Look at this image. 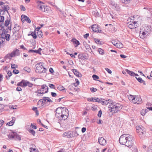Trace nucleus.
I'll return each instance as SVG.
<instances>
[{"label": "nucleus", "instance_id": "obj_1", "mask_svg": "<svg viewBox=\"0 0 152 152\" xmlns=\"http://www.w3.org/2000/svg\"><path fill=\"white\" fill-rule=\"evenodd\" d=\"M120 143L125 145L129 148H131L133 144V138L132 136L128 134H124L121 135L119 140Z\"/></svg>", "mask_w": 152, "mask_h": 152}, {"label": "nucleus", "instance_id": "obj_2", "mask_svg": "<svg viewBox=\"0 0 152 152\" xmlns=\"http://www.w3.org/2000/svg\"><path fill=\"white\" fill-rule=\"evenodd\" d=\"M122 107V106L120 104L115 102L111 103L108 107L109 110L113 113H115L120 111Z\"/></svg>", "mask_w": 152, "mask_h": 152}, {"label": "nucleus", "instance_id": "obj_3", "mask_svg": "<svg viewBox=\"0 0 152 152\" xmlns=\"http://www.w3.org/2000/svg\"><path fill=\"white\" fill-rule=\"evenodd\" d=\"M43 63L40 62L36 64V69L35 71L36 72L39 73H45L46 71V69L43 66Z\"/></svg>", "mask_w": 152, "mask_h": 152}, {"label": "nucleus", "instance_id": "obj_4", "mask_svg": "<svg viewBox=\"0 0 152 152\" xmlns=\"http://www.w3.org/2000/svg\"><path fill=\"white\" fill-rule=\"evenodd\" d=\"M53 102V101L48 97H43L42 99H40L37 102L38 105L40 104L41 106H43L46 103Z\"/></svg>", "mask_w": 152, "mask_h": 152}, {"label": "nucleus", "instance_id": "obj_5", "mask_svg": "<svg viewBox=\"0 0 152 152\" xmlns=\"http://www.w3.org/2000/svg\"><path fill=\"white\" fill-rule=\"evenodd\" d=\"M41 88L40 89L38 90L35 92L40 94H43L47 93L48 91V86L45 84L41 86Z\"/></svg>", "mask_w": 152, "mask_h": 152}, {"label": "nucleus", "instance_id": "obj_6", "mask_svg": "<svg viewBox=\"0 0 152 152\" xmlns=\"http://www.w3.org/2000/svg\"><path fill=\"white\" fill-rule=\"evenodd\" d=\"M11 134H10V139L12 138L15 140H21V137L20 136L18 135L17 133L13 130H10Z\"/></svg>", "mask_w": 152, "mask_h": 152}, {"label": "nucleus", "instance_id": "obj_7", "mask_svg": "<svg viewBox=\"0 0 152 152\" xmlns=\"http://www.w3.org/2000/svg\"><path fill=\"white\" fill-rule=\"evenodd\" d=\"M9 3L7 2H5V3L4 2H3L0 1V6H1V9L2 10H4V12L5 11H7V13H8V15L10 16V15L8 12V11H7L8 8H9V7L8 5L7 4H8Z\"/></svg>", "mask_w": 152, "mask_h": 152}, {"label": "nucleus", "instance_id": "obj_8", "mask_svg": "<svg viewBox=\"0 0 152 152\" xmlns=\"http://www.w3.org/2000/svg\"><path fill=\"white\" fill-rule=\"evenodd\" d=\"M128 27L131 29H134L138 26L139 25L136 21L130 22L128 23Z\"/></svg>", "mask_w": 152, "mask_h": 152}, {"label": "nucleus", "instance_id": "obj_9", "mask_svg": "<svg viewBox=\"0 0 152 152\" xmlns=\"http://www.w3.org/2000/svg\"><path fill=\"white\" fill-rule=\"evenodd\" d=\"M20 53L19 50L17 49H15L10 53V57H13L18 56L19 55Z\"/></svg>", "mask_w": 152, "mask_h": 152}, {"label": "nucleus", "instance_id": "obj_10", "mask_svg": "<svg viewBox=\"0 0 152 152\" xmlns=\"http://www.w3.org/2000/svg\"><path fill=\"white\" fill-rule=\"evenodd\" d=\"M139 36L141 38L143 39L147 37L148 34L143 31V28L141 29L140 32Z\"/></svg>", "mask_w": 152, "mask_h": 152}, {"label": "nucleus", "instance_id": "obj_11", "mask_svg": "<svg viewBox=\"0 0 152 152\" xmlns=\"http://www.w3.org/2000/svg\"><path fill=\"white\" fill-rule=\"evenodd\" d=\"M134 102H133L134 104H139L141 103L142 102V99L140 96H135Z\"/></svg>", "mask_w": 152, "mask_h": 152}, {"label": "nucleus", "instance_id": "obj_12", "mask_svg": "<svg viewBox=\"0 0 152 152\" xmlns=\"http://www.w3.org/2000/svg\"><path fill=\"white\" fill-rule=\"evenodd\" d=\"M21 20L22 22H24V21H25L28 23H30L31 22L30 18L24 15H22L21 16Z\"/></svg>", "mask_w": 152, "mask_h": 152}, {"label": "nucleus", "instance_id": "obj_13", "mask_svg": "<svg viewBox=\"0 0 152 152\" xmlns=\"http://www.w3.org/2000/svg\"><path fill=\"white\" fill-rule=\"evenodd\" d=\"M98 142L101 145L104 146L106 144V141L103 137H101L99 138Z\"/></svg>", "mask_w": 152, "mask_h": 152}, {"label": "nucleus", "instance_id": "obj_14", "mask_svg": "<svg viewBox=\"0 0 152 152\" xmlns=\"http://www.w3.org/2000/svg\"><path fill=\"white\" fill-rule=\"evenodd\" d=\"M5 28L3 29L2 34H4L5 36L4 37L5 39L7 41H9L10 38V34H7L6 35V33L8 31V29L7 28H6V29H5Z\"/></svg>", "mask_w": 152, "mask_h": 152}, {"label": "nucleus", "instance_id": "obj_15", "mask_svg": "<svg viewBox=\"0 0 152 152\" xmlns=\"http://www.w3.org/2000/svg\"><path fill=\"white\" fill-rule=\"evenodd\" d=\"M62 109L60 108H57L55 111L56 116L57 117H59L60 116V115L61 114Z\"/></svg>", "mask_w": 152, "mask_h": 152}, {"label": "nucleus", "instance_id": "obj_16", "mask_svg": "<svg viewBox=\"0 0 152 152\" xmlns=\"http://www.w3.org/2000/svg\"><path fill=\"white\" fill-rule=\"evenodd\" d=\"M37 8L39 10H42L43 7H44L43 5H42L43 3L39 1H37Z\"/></svg>", "mask_w": 152, "mask_h": 152}, {"label": "nucleus", "instance_id": "obj_17", "mask_svg": "<svg viewBox=\"0 0 152 152\" xmlns=\"http://www.w3.org/2000/svg\"><path fill=\"white\" fill-rule=\"evenodd\" d=\"M71 134V132H66L63 133V136L64 137H66L68 138H71L72 137V135Z\"/></svg>", "mask_w": 152, "mask_h": 152}, {"label": "nucleus", "instance_id": "obj_18", "mask_svg": "<svg viewBox=\"0 0 152 152\" xmlns=\"http://www.w3.org/2000/svg\"><path fill=\"white\" fill-rule=\"evenodd\" d=\"M97 26L96 24L93 25L91 27V28L92 29L93 31L95 32H100L101 31V30H100V31L97 28Z\"/></svg>", "mask_w": 152, "mask_h": 152}, {"label": "nucleus", "instance_id": "obj_19", "mask_svg": "<svg viewBox=\"0 0 152 152\" xmlns=\"http://www.w3.org/2000/svg\"><path fill=\"white\" fill-rule=\"evenodd\" d=\"M83 45L85 46L86 48V49L88 51L90 52L91 51V49L90 47V45H88L87 42L85 41L83 42Z\"/></svg>", "mask_w": 152, "mask_h": 152}, {"label": "nucleus", "instance_id": "obj_20", "mask_svg": "<svg viewBox=\"0 0 152 152\" xmlns=\"http://www.w3.org/2000/svg\"><path fill=\"white\" fill-rule=\"evenodd\" d=\"M20 28V26L18 24H15V27L13 28V31L15 33L18 31Z\"/></svg>", "mask_w": 152, "mask_h": 152}, {"label": "nucleus", "instance_id": "obj_21", "mask_svg": "<svg viewBox=\"0 0 152 152\" xmlns=\"http://www.w3.org/2000/svg\"><path fill=\"white\" fill-rule=\"evenodd\" d=\"M23 84L24 87H25L26 86H28L29 87H31L33 85V84L32 83H30L28 81L25 80V82L23 83Z\"/></svg>", "mask_w": 152, "mask_h": 152}, {"label": "nucleus", "instance_id": "obj_22", "mask_svg": "<svg viewBox=\"0 0 152 152\" xmlns=\"http://www.w3.org/2000/svg\"><path fill=\"white\" fill-rule=\"evenodd\" d=\"M72 70L74 74L76 76L78 77L82 76V75L76 69H73Z\"/></svg>", "mask_w": 152, "mask_h": 152}, {"label": "nucleus", "instance_id": "obj_23", "mask_svg": "<svg viewBox=\"0 0 152 152\" xmlns=\"http://www.w3.org/2000/svg\"><path fill=\"white\" fill-rule=\"evenodd\" d=\"M71 41L76 44V45H75V47H77L80 44L79 41L75 38H73L71 40Z\"/></svg>", "mask_w": 152, "mask_h": 152}, {"label": "nucleus", "instance_id": "obj_24", "mask_svg": "<svg viewBox=\"0 0 152 152\" xmlns=\"http://www.w3.org/2000/svg\"><path fill=\"white\" fill-rule=\"evenodd\" d=\"M143 28V31L147 32L148 34H149L151 30V27L149 26H145Z\"/></svg>", "mask_w": 152, "mask_h": 152}, {"label": "nucleus", "instance_id": "obj_25", "mask_svg": "<svg viewBox=\"0 0 152 152\" xmlns=\"http://www.w3.org/2000/svg\"><path fill=\"white\" fill-rule=\"evenodd\" d=\"M68 110L67 109H62L61 114V115H68Z\"/></svg>", "mask_w": 152, "mask_h": 152}, {"label": "nucleus", "instance_id": "obj_26", "mask_svg": "<svg viewBox=\"0 0 152 152\" xmlns=\"http://www.w3.org/2000/svg\"><path fill=\"white\" fill-rule=\"evenodd\" d=\"M138 135L140 138H143L145 135V132H139L138 133Z\"/></svg>", "mask_w": 152, "mask_h": 152}, {"label": "nucleus", "instance_id": "obj_27", "mask_svg": "<svg viewBox=\"0 0 152 152\" xmlns=\"http://www.w3.org/2000/svg\"><path fill=\"white\" fill-rule=\"evenodd\" d=\"M138 135L140 138H143L145 135V132H139L138 133Z\"/></svg>", "mask_w": 152, "mask_h": 152}, {"label": "nucleus", "instance_id": "obj_28", "mask_svg": "<svg viewBox=\"0 0 152 152\" xmlns=\"http://www.w3.org/2000/svg\"><path fill=\"white\" fill-rule=\"evenodd\" d=\"M115 46L118 48H122L123 47L122 44L119 41L117 42V44Z\"/></svg>", "mask_w": 152, "mask_h": 152}, {"label": "nucleus", "instance_id": "obj_29", "mask_svg": "<svg viewBox=\"0 0 152 152\" xmlns=\"http://www.w3.org/2000/svg\"><path fill=\"white\" fill-rule=\"evenodd\" d=\"M31 32V34H28V36L31 35L32 37L33 38L35 39L37 38V35L36 34L35 31L34 32Z\"/></svg>", "mask_w": 152, "mask_h": 152}, {"label": "nucleus", "instance_id": "obj_30", "mask_svg": "<svg viewBox=\"0 0 152 152\" xmlns=\"http://www.w3.org/2000/svg\"><path fill=\"white\" fill-rule=\"evenodd\" d=\"M125 71L128 74L132 76H134V75L135 73L133 72L130 71L128 69H126Z\"/></svg>", "mask_w": 152, "mask_h": 152}, {"label": "nucleus", "instance_id": "obj_31", "mask_svg": "<svg viewBox=\"0 0 152 152\" xmlns=\"http://www.w3.org/2000/svg\"><path fill=\"white\" fill-rule=\"evenodd\" d=\"M37 34L38 37L39 38H42L43 37V34L41 31H40L37 32Z\"/></svg>", "mask_w": 152, "mask_h": 152}, {"label": "nucleus", "instance_id": "obj_32", "mask_svg": "<svg viewBox=\"0 0 152 152\" xmlns=\"http://www.w3.org/2000/svg\"><path fill=\"white\" fill-rule=\"evenodd\" d=\"M94 41L95 42L98 44L102 45V41H100L98 39L94 38Z\"/></svg>", "mask_w": 152, "mask_h": 152}, {"label": "nucleus", "instance_id": "obj_33", "mask_svg": "<svg viewBox=\"0 0 152 152\" xmlns=\"http://www.w3.org/2000/svg\"><path fill=\"white\" fill-rule=\"evenodd\" d=\"M25 82V80H23L22 81L20 82H19L17 84V86H20L24 87V84L23 83Z\"/></svg>", "mask_w": 152, "mask_h": 152}, {"label": "nucleus", "instance_id": "obj_34", "mask_svg": "<svg viewBox=\"0 0 152 152\" xmlns=\"http://www.w3.org/2000/svg\"><path fill=\"white\" fill-rule=\"evenodd\" d=\"M137 80L141 83H143V84L144 85H145V81L142 80V78L141 77H138L137 79Z\"/></svg>", "mask_w": 152, "mask_h": 152}, {"label": "nucleus", "instance_id": "obj_35", "mask_svg": "<svg viewBox=\"0 0 152 152\" xmlns=\"http://www.w3.org/2000/svg\"><path fill=\"white\" fill-rule=\"evenodd\" d=\"M12 120L10 121V126H12L13 125L16 120V118L15 117H12Z\"/></svg>", "mask_w": 152, "mask_h": 152}, {"label": "nucleus", "instance_id": "obj_36", "mask_svg": "<svg viewBox=\"0 0 152 152\" xmlns=\"http://www.w3.org/2000/svg\"><path fill=\"white\" fill-rule=\"evenodd\" d=\"M134 97L135 96L130 95V96L129 97V99L130 100H132L133 103L135 102H134Z\"/></svg>", "mask_w": 152, "mask_h": 152}, {"label": "nucleus", "instance_id": "obj_37", "mask_svg": "<svg viewBox=\"0 0 152 152\" xmlns=\"http://www.w3.org/2000/svg\"><path fill=\"white\" fill-rule=\"evenodd\" d=\"M98 51L99 53L101 55H103L104 54V51L101 48H99L98 49Z\"/></svg>", "mask_w": 152, "mask_h": 152}, {"label": "nucleus", "instance_id": "obj_38", "mask_svg": "<svg viewBox=\"0 0 152 152\" xmlns=\"http://www.w3.org/2000/svg\"><path fill=\"white\" fill-rule=\"evenodd\" d=\"M10 24V21H9L8 20H5L4 23V25L5 26L6 28H8V29L9 28V27L7 28V26Z\"/></svg>", "mask_w": 152, "mask_h": 152}, {"label": "nucleus", "instance_id": "obj_39", "mask_svg": "<svg viewBox=\"0 0 152 152\" xmlns=\"http://www.w3.org/2000/svg\"><path fill=\"white\" fill-rule=\"evenodd\" d=\"M71 134H72V137L77 136L79 135V134H78L77 132L76 131L72 132H71Z\"/></svg>", "mask_w": 152, "mask_h": 152}, {"label": "nucleus", "instance_id": "obj_40", "mask_svg": "<svg viewBox=\"0 0 152 152\" xmlns=\"http://www.w3.org/2000/svg\"><path fill=\"white\" fill-rule=\"evenodd\" d=\"M23 69L25 71L28 72H31V70L28 67H25Z\"/></svg>", "mask_w": 152, "mask_h": 152}, {"label": "nucleus", "instance_id": "obj_41", "mask_svg": "<svg viewBox=\"0 0 152 152\" xmlns=\"http://www.w3.org/2000/svg\"><path fill=\"white\" fill-rule=\"evenodd\" d=\"M60 116L61 118V119H63L64 120H65L67 118L68 115H60Z\"/></svg>", "mask_w": 152, "mask_h": 152}, {"label": "nucleus", "instance_id": "obj_42", "mask_svg": "<svg viewBox=\"0 0 152 152\" xmlns=\"http://www.w3.org/2000/svg\"><path fill=\"white\" fill-rule=\"evenodd\" d=\"M60 91H63L64 90L65 88L62 86H59L57 88Z\"/></svg>", "mask_w": 152, "mask_h": 152}, {"label": "nucleus", "instance_id": "obj_43", "mask_svg": "<svg viewBox=\"0 0 152 152\" xmlns=\"http://www.w3.org/2000/svg\"><path fill=\"white\" fill-rule=\"evenodd\" d=\"M28 131L31 134L34 136L35 135V132L34 130L33 129H30Z\"/></svg>", "mask_w": 152, "mask_h": 152}, {"label": "nucleus", "instance_id": "obj_44", "mask_svg": "<svg viewBox=\"0 0 152 152\" xmlns=\"http://www.w3.org/2000/svg\"><path fill=\"white\" fill-rule=\"evenodd\" d=\"M18 67V65H15L14 64H11V68L12 69H16Z\"/></svg>", "mask_w": 152, "mask_h": 152}, {"label": "nucleus", "instance_id": "obj_45", "mask_svg": "<svg viewBox=\"0 0 152 152\" xmlns=\"http://www.w3.org/2000/svg\"><path fill=\"white\" fill-rule=\"evenodd\" d=\"M146 109H145V110H142L141 111V114L142 115L144 116L145 115L146 113Z\"/></svg>", "mask_w": 152, "mask_h": 152}, {"label": "nucleus", "instance_id": "obj_46", "mask_svg": "<svg viewBox=\"0 0 152 152\" xmlns=\"http://www.w3.org/2000/svg\"><path fill=\"white\" fill-rule=\"evenodd\" d=\"M130 0H121V1L123 3L128 4L129 3Z\"/></svg>", "mask_w": 152, "mask_h": 152}, {"label": "nucleus", "instance_id": "obj_47", "mask_svg": "<svg viewBox=\"0 0 152 152\" xmlns=\"http://www.w3.org/2000/svg\"><path fill=\"white\" fill-rule=\"evenodd\" d=\"M5 61H6L7 62H8L7 60L10 59V54H7L5 57Z\"/></svg>", "mask_w": 152, "mask_h": 152}, {"label": "nucleus", "instance_id": "obj_48", "mask_svg": "<svg viewBox=\"0 0 152 152\" xmlns=\"http://www.w3.org/2000/svg\"><path fill=\"white\" fill-rule=\"evenodd\" d=\"M30 152H37L38 150L36 148H30Z\"/></svg>", "mask_w": 152, "mask_h": 152}, {"label": "nucleus", "instance_id": "obj_49", "mask_svg": "<svg viewBox=\"0 0 152 152\" xmlns=\"http://www.w3.org/2000/svg\"><path fill=\"white\" fill-rule=\"evenodd\" d=\"M78 57L79 59H81L82 58H84V55L83 53H80L78 55Z\"/></svg>", "mask_w": 152, "mask_h": 152}, {"label": "nucleus", "instance_id": "obj_50", "mask_svg": "<svg viewBox=\"0 0 152 152\" xmlns=\"http://www.w3.org/2000/svg\"><path fill=\"white\" fill-rule=\"evenodd\" d=\"M146 152H152V145H151L149 147Z\"/></svg>", "mask_w": 152, "mask_h": 152}, {"label": "nucleus", "instance_id": "obj_51", "mask_svg": "<svg viewBox=\"0 0 152 152\" xmlns=\"http://www.w3.org/2000/svg\"><path fill=\"white\" fill-rule=\"evenodd\" d=\"M145 132V131L144 128L143 127H142V128H141V129H139V130H138V131H137V133H138V132Z\"/></svg>", "mask_w": 152, "mask_h": 152}, {"label": "nucleus", "instance_id": "obj_52", "mask_svg": "<svg viewBox=\"0 0 152 152\" xmlns=\"http://www.w3.org/2000/svg\"><path fill=\"white\" fill-rule=\"evenodd\" d=\"M49 86L51 88L55 89L56 88L55 86L52 84H49Z\"/></svg>", "mask_w": 152, "mask_h": 152}, {"label": "nucleus", "instance_id": "obj_53", "mask_svg": "<svg viewBox=\"0 0 152 152\" xmlns=\"http://www.w3.org/2000/svg\"><path fill=\"white\" fill-rule=\"evenodd\" d=\"M17 106L15 105L14 106L13 105H10V109H15L17 108Z\"/></svg>", "mask_w": 152, "mask_h": 152}, {"label": "nucleus", "instance_id": "obj_54", "mask_svg": "<svg viewBox=\"0 0 152 152\" xmlns=\"http://www.w3.org/2000/svg\"><path fill=\"white\" fill-rule=\"evenodd\" d=\"M101 100V99H99L96 97L94 98V101L95 100L96 102H98L99 103H100Z\"/></svg>", "mask_w": 152, "mask_h": 152}, {"label": "nucleus", "instance_id": "obj_55", "mask_svg": "<svg viewBox=\"0 0 152 152\" xmlns=\"http://www.w3.org/2000/svg\"><path fill=\"white\" fill-rule=\"evenodd\" d=\"M41 50L42 49L41 48H39L38 49V50H35V53L40 54V51H41Z\"/></svg>", "mask_w": 152, "mask_h": 152}, {"label": "nucleus", "instance_id": "obj_56", "mask_svg": "<svg viewBox=\"0 0 152 152\" xmlns=\"http://www.w3.org/2000/svg\"><path fill=\"white\" fill-rule=\"evenodd\" d=\"M92 77L93 79L94 80H96L97 79H98L99 78V77L95 75H94L92 76Z\"/></svg>", "mask_w": 152, "mask_h": 152}, {"label": "nucleus", "instance_id": "obj_57", "mask_svg": "<svg viewBox=\"0 0 152 152\" xmlns=\"http://www.w3.org/2000/svg\"><path fill=\"white\" fill-rule=\"evenodd\" d=\"M13 72L14 74H17L19 73V71L18 70L14 69L13 71Z\"/></svg>", "mask_w": 152, "mask_h": 152}, {"label": "nucleus", "instance_id": "obj_58", "mask_svg": "<svg viewBox=\"0 0 152 152\" xmlns=\"http://www.w3.org/2000/svg\"><path fill=\"white\" fill-rule=\"evenodd\" d=\"M105 105H107V104H108V103L111 102V100L110 99H108V100H105Z\"/></svg>", "mask_w": 152, "mask_h": 152}, {"label": "nucleus", "instance_id": "obj_59", "mask_svg": "<svg viewBox=\"0 0 152 152\" xmlns=\"http://www.w3.org/2000/svg\"><path fill=\"white\" fill-rule=\"evenodd\" d=\"M88 101L89 102H94V98L91 97L90 98H88L87 99Z\"/></svg>", "mask_w": 152, "mask_h": 152}, {"label": "nucleus", "instance_id": "obj_60", "mask_svg": "<svg viewBox=\"0 0 152 152\" xmlns=\"http://www.w3.org/2000/svg\"><path fill=\"white\" fill-rule=\"evenodd\" d=\"M90 89L91 91L93 92H96L97 90L96 88H90Z\"/></svg>", "mask_w": 152, "mask_h": 152}, {"label": "nucleus", "instance_id": "obj_61", "mask_svg": "<svg viewBox=\"0 0 152 152\" xmlns=\"http://www.w3.org/2000/svg\"><path fill=\"white\" fill-rule=\"evenodd\" d=\"M8 69V67L7 66H6L4 68V70H5L7 73V74L8 75V76L9 77H10V75L9 74V70L8 71H7V69Z\"/></svg>", "mask_w": 152, "mask_h": 152}, {"label": "nucleus", "instance_id": "obj_62", "mask_svg": "<svg viewBox=\"0 0 152 152\" xmlns=\"http://www.w3.org/2000/svg\"><path fill=\"white\" fill-rule=\"evenodd\" d=\"M105 99H101L100 103H101L102 104H105Z\"/></svg>", "mask_w": 152, "mask_h": 152}, {"label": "nucleus", "instance_id": "obj_63", "mask_svg": "<svg viewBox=\"0 0 152 152\" xmlns=\"http://www.w3.org/2000/svg\"><path fill=\"white\" fill-rule=\"evenodd\" d=\"M4 19V17L3 16H0V22L3 23Z\"/></svg>", "mask_w": 152, "mask_h": 152}, {"label": "nucleus", "instance_id": "obj_64", "mask_svg": "<svg viewBox=\"0 0 152 152\" xmlns=\"http://www.w3.org/2000/svg\"><path fill=\"white\" fill-rule=\"evenodd\" d=\"M102 113V112L101 110H100L99 111L98 113V115H97L99 117H100L101 116Z\"/></svg>", "mask_w": 152, "mask_h": 152}]
</instances>
